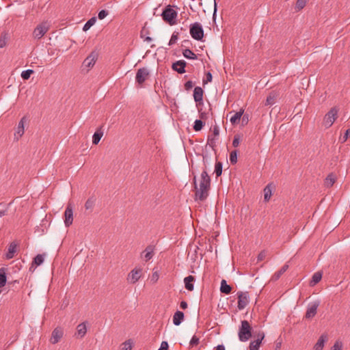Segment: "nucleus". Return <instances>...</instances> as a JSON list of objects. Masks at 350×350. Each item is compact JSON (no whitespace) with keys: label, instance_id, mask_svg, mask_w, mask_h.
<instances>
[{"label":"nucleus","instance_id":"37998d69","mask_svg":"<svg viewBox=\"0 0 350 350\" xmlns=\"http://www.w3.org/2000/svg\"><path fill=\"white\" fill-rule=\"evenodd\" d=\"M178 38V33L174 32L171 36L170 41H169V43H168L169 46H172V45L174 44L177 42Z\"/></svg>","mask_w":350,"mask_h":350},{"label":"nucleus","instance_id":"2eb2a0df","mask_svg":"<svg viewBox=\"0 0 350 350\" xmlns=\"http://www.w3.org/2000/svg\"><path fill=\"white\" fill-rule=\"evenodd\" d=\"M265 337L263 332H260L257 335V339L254 341H252L250 344V350H258L262 340Z\"/></svg>","mask_w":350,"mask_h":350},{"label":"nucleus","instance_id":"5fc2aeb1","mask_svg":"<svg viewBox=\"0 0 350 350\" xmlns=\"http://www.w3.org/2000/svg\"><path fill=\"white\" fill-rule=\"evenodd\" d=\"M212 81V75L210 72L206 74V80H203V83L205 84Z\"/></svg>","mask_w":350,"mask_h":350},{"label":"nucleus","instance_id":"9b49d317","mask_svg":"<svg viewBox=\"0 0 350 350\" xmlns=\"http://www.w3.org/2000/svg\"><path fill=\"white\" fill-rule=\"evenodd\" d=\"M27 122L26 117H23L18 122L14 133V139L18 141L25 133V124Z\"/></svg>","mask_w":350,"mask_h":350},{"label":"nucleus","instance_id":"4c0bfd02","mask_svg":"<svg viewBox=\"0 0 350 350\" xmlns=\"http://www.w3.org/2000/svg\"><path fill=\"white\" fill-rule=\"evenodd\" d=\"M308 1V0H297L295 5L296 10L299 11L303 9L306 6Z\"/></svg>","mask_w":350,"mask_h":350},{"label":"nucleus","instance_id":"c03bdc74","mask_svg":"<svg viewBox=\"0 0 350 350\" xmlns=\"http://www.w3.org/2000/svg\"><path fill=\"white\" fill-rule=\"evenodd\" d=\"M241 142V137L239 135H235L232 141V146L234 148H237L239 146Z\"/></svg>","mask_w":350,"mask_h":350},{"label":"nucleus","instance_id":"cd10ccee","mask_svg":"<svg viewBox=\"0 0 350 350\" xmlns=\"http://www.w3.org/2000/svg\"><path fill=\"white\" fill-rule=\"evenodd\" d=\"M142 254L146 261H148L150 260L153 256V248L152 246H148Z\"/></svg>","mask_w":350,"mask_h":350},{"label":"nucleus","instance_id":"7c9ffc66","mask_svg":"<svg viewBox=\"0 0 350 350\" xmlns=\"http://www.w3.org/2000/svg\"><path fill=\"white\" fill-rule=\"evenodd\" d=\"M336 180V176L334 175L333 174H330L325 179V185L327 187H330L335 183Z\"/></svg>","mask_w":350,"mask_h":350},{"label":"nucleus","instance_id":"c85d7f7f","mask_svg":"<svg viewBox=\"0 0 350 350\" xmlns=\"http://www.w3.org/2000/svg\"><path fill=\"white\" fill-rule=\"evenodd\" d=\"M6 281V269L2 267L0 269V288H2L5 285Z\"/></svg>","mask_w":350,"mask_h":350},{"label":"nucleus","instance_id":"aec40b11","mask_svg":"<svg viewBox=\"0 0 350 350\" xmlns=\"http://www.w3.org/2000/svg\"><path fill=\"white\" fill-rule=\"evenodd\" d=\"M327 340V336L326 334H322L319 338L317 343L314 345V350H322L324 347L325 342Z\"/></svg>","mask_w":350,"mask_h":350},{"label":"nucleus","instance_id":"a18cd8bd","mask_svg":"<svg viewBox=\"0 0 350 350\" xmlns=\"http://www.w3.org/2000/svg\"><path fill=\"white\" fill-rule=\"evenodd\" d=\"M159 278V275L157 271H154L152 273L151 277H150V282L153 284L156 283Z\"/></svg>","mask_w":350,"mask_h":350},{"label":"nucleus","instance_id":"de8ad7c7","mask_svg":"<svg viewBox=\"0 0 350 350\" xmlns=\"http://www.w3.org/2000/svg\"><path fill=\"white\" fill-rule=\"evenodd\" d=\"M109 14V12L105 10H100L98 14V18L100 20L104 19Z\"/></svg>","mask_w":350,"mask_h":350},{"label":"nucleus","instance_id":"4468645a","mask_svg":"<svg viewBox=\"0 0 350 350\" xmlns=\"http://www.w3.org/2000/svg\"><path fill=\"white\" fill-rule=\"evenodd\" d=\"M97 55L94 52L91 53L83 61V66L90 69L94 66L96 63Z\"/></svg>","mask_w":350,"mask_h":350},{"label":"nucleus","instance_id":"ea45409f","mask_svg":"<svg viewBox=\"0 0 350 350\" xmlns=\"http://www.w3.org/2000/svg\"><path fill=\"white\" fill-rule=\"evenodd\" d=\"M132 349V342L131 340H128L124 342L121 345V350H131Z\"/></svg>","mask_w":350,"mask_h":350},{"label":"nucleus","instance_id":"13d9d810","mask_svg":"<svg viewBox=\"0 0 350 350\" xmlns=\"http://www.w3.org/2000/svg\"><path fill=\"white\" fill-rule=\"evenodd\" d=\"M213 134L215 135V136H217L219 135V129L217 126H215L213 128Z\"/></svg>","mask_w":350,"mask_h":350},{"label":"nucleus","instance_id":"49530a36","mask_svg":"<svg viewBox=\"0 0 350 350\" xmlns=\"http://www.w3.org/2000/svg\"><path fill=\"white\" fill-rule=\"evenodd\" d=\"M199 343V338H198L196 336H193L189 342L190 347H193L194 346L198 345Z\"/></svg>","mask_w":350,"mask_h":350},{"label":"nucleus","instance_id":"79ce46f5","mask_svg":"<svg viewBox=\"0 0 350 350\" xmlns=\"http://www.w3.org/2000/svg\"><path fill=\"white\" fill-rule=\"evenodd\" d=\"M33 73V70L31 69H28V70H24L21 73V77L24 80H27L29 79L31 75Z\"/></svg>","mask_w":350,"mask_h":350},{"label":"nucleus","instance_id":"58836bf2","mask_svg":"<svg viewBox=\"0 0 350 350\" xmlns=\"http://www.w3.org/2000/svg\"><path fill=\"white\" fill-rule=\"evenodd\" d=\"M238 150H234L230 154V161L232 164H235L237 162Z\"/></svg>","mask_w":350,"mask_h":350},{"label":"nucleus","instance_id":"0eeeda50","mask_svg":"<svg viewBox=\"0 0 350 350\" xmlns=\"http://www.w3.org/2000/svg\"><path fill=\"white\" fill-rule=\"evenodd\" d=\"M142 269L135 268L128 274L127 281L130 284H135L142 277Z\"/></svg>","mask_w":350,"mask_h":350},{"label":"nucleus","instance_id":"680f3d73","mask_svg":"<svg viewBox=\"0 0 350 350\" xmlns=\"http://www.w3.org/2000/svg\"><path fill=\"white\" fill-rule=\"evenodd\" d=\"M217 4L215 2V10H214V13H213V18H215V16L216 14V11H217Z\"/></svg>","mask_w":350,"mask_h":350},{"label":"nucleus","instance_id":"473e14b6","mask_svg":"<svg viewBox=\"0 0 350 350\" xmlns=\"http://www.w3.org/2000/svg\"><path fill=\"white\" fill-rule=\"evenodd\" d=\"M183 56L189 59H196L197 55L190 49H186L183 52Z\"/></svg>","mask_w":350,"mask_h":350},{"label":"nucleus","instance_id":"09e8293b","mask_svg":"<svg viewBox=\"0 0 350 350\" xmlns=\"http://www.w3.org/2000/svg\"><path fill=\"white\" fill-rule=\"evenodd\" d=\"M342 343L341 341H336L334 346L331 348V350H342Z\"/></svg>","mask_w":350,"mask_h":350},{"label":"nucleus","instance_id":"f8f14e48","mask_svg":"<svg viewBox=\"0 0 350 350\" xmlns=\"http://www.w3.org/2000/svg\"><path fill=\"white\" fill-rule=\"evenodd\" d=\"M49 27L46 23L38 25L33 31V36L37 39H40L48 31Z\"/></svg>","mask_w":350,"mask_h":350},{"label":"nucleus","instance_id":"0e129e2a","mask_svg":"<svg viewBox=\"0 0 350 350\" xmlns=\"http://www.w3.org/2000/svg\"><path fill=\"white\" fill-rule=\"evenodd\" d=\"M246 121V119H245V117L243 118V122Z\"/></svg>","mask_w":350,"mask_h":350},{"label":"nucleus","instance_id":"4be33fe9","mask_svg":"<svg viewBox=\"0 0 350 350\" xmlns=\"http://www.w3.org/2000/svg\"><path fill=\"white\" fill-rule=\"evenodd\" d=\"M193 98L194 100L201 102L203 99V90L200 87H196L193 90Z\"/></svg>","mask_w":350,"mask_h":350},{"label":"nucleus","instance_id":"a211bd4d","mask_svg":"<svg viewBox=\"0 0 350 350\" xmlns=\"http://www.w3.org/2000/svg\"><path fill=\"white\" fill-rule=\"evenodd\" d=\"M18 245L15 242H12L9 245L8 252L6 253V258L12 259L14 258L15 253L17 251Z\"/></svg>","mask_w":350,"mask_h":350},{"label":"nucleus","instance_id":"f3484780","mask_svg":"<svg viewBox=\"0 0 350 350\" xmlns=\"http://www.w3.org/2000/svg\"><path fill=\"white\" fill-rule=\"evenodd\" d=\"M44 256L43 254H38L34 258L29 267V271H34L37 266L42 265L44 262Z\"/></svg>","mask_w":350,"mask_h":350},{"label":"nucleus","instance_id":"6e6d98bb","mask_svg":"<svg viewBox=\"0 0 350 350\" xmlns=\"http://www.w3.org/2000/svg\"><path fill=\"white\" fill-rule=\"evenodd\" d=\"M180 307L183 310L186 309L187 308V303L185 301H182L180 304Z\"/></svg>","mask_w":350,"mask_h":350},{"label":"nucleus","instance_id":"864d4df0","mask_svg":"<svg viewBox=\"0 0 350 350\" xmlns=\"http://www.w3.org/2000/svg\"><path fill=\"white\" fill-rule=\"evenodd\" d=\"M168 343L166 341H163L161 344V347L158 350H167Z\"/></svg>","mask_w":350,"mask_h":350},{"label":"nucleus","instance_id":"5701e85b","mask_svg":"<svg viewBox=\"0 0 350 350\" xmlns=\"http://www.w3.org/2000/svg\"><path fill=\"white\" fill-rule=\"evenodd\" d=\"M184 319V313L181 311H176L173 316V323L179 325Z\"/></svg>","mask_w":350,"mask_h":350},{"label":"nucleus","instance_id":"f704fd0d","mask_svg":"<svg viewBox=\"0 0 350 350\" xmlns=\"http://www.w3.org/2000/svg\"><path fill=\"white\" fill-rule=\"evenodd\" d=\"M271 196V188L269 185H267L264 189V199L265 201H269Z\"/></svg>","mask_w":350,"mask_h":350},{"label":"nucleus","instance_id":"6e6552de","mask_svg":"<svg viewBox=\"0 0 350 350\" xmlns=\"http://www.w3.org/2000/svg\"><path fill=\"white\" fill-rule=\"evenodd\" d=\"M238 308L239 310L244 309L249 303L248 292H238Z\"/></svg>","mask_w":350,"mask_h":350},{"label":"nucleus","instance_id":"a19ab883","mask_svg":"<svg viewBox=\"0 0 350 350\" xmlns=\"http://www.w3.org/2000/svg\"><path fill=\"white\" fill-rule=\"evenodd\" d=\"M215 173L217 177L221 176L222 173V163L221 162H217L215 166Z\"/></svg>","mask_w":350,"mask_h":350},{"label":"nucleus","instance_id":"39448f33","mask_svg":"<svg viewBox=\"0 0 350 350\" xmlns=\"http://www.w3.org/2000/svg\"><path fill=\"white\" fill-rule=\"evenodd\" d=\"M189 33L192 38L196 40H202L204 38V30L202 26L198 22L191 24Z\"/></svg>","mask_w":350,"mask_h":350},{"label":"nucleus","instance_id":"bf43d9fd","mask_svg":"<svg viewBox=\"0 0 350 350\" xmlns=\"http://www.w3.org/2000/svg\"><path fill=\"white\" fill-rule=\"evenodd\" d=\"M215 350H225V347L223 345H217Z\"/></svg>","mask_w":350,"mask_h":350},{"label":"nucleus","instance_id":"f257e3e1","mask_svg":"<svg viewBox=\"0 0 350 350\" xmlns=\"http://www.w3.org/2000/svg\"><path fill=\"white\" fill-rule=\"evenodd\" d=\"M195 189H196V197L201 200H204L208 196V192L211 186V178L206 170H204L200 176V187L198 188L194 178Z\"/></svg>","mask_w":350,"mask_h":350},{"label":"nucleus","instance_id":"6ab92c4d","mask_svg":"<svg viewBox=\"0 0 350 350\" xmlns=\"http://www.w3.org/2000/svg\"><path fill=\"white\" fill-rule=\"evenodd\" d=\"M278 96L279 94L277 92H271L266 99L265 105H273L275 104Z\"/></svg>","mask_w":350,"mask_h":350},{"label":"nucleus","instance_id":"e2e57ef3","mask_svg":"<svg viewBox=\"0 0 350 350\" xmlns=\"http://www.w3.org/2000/svg\"><path fill=\"white\" fill-rule=\"evenodd\" d=\"M145 40L148 41V42H150L152 40V38L150 37H147Z\"/></svg>","mask_w":350,"mask_h":350},{"label":"nucleus","instance_id":"2f4dec72","mask_svg":"<svg viewBox=\"0 0 350 350\" xmlns=\"http://www.w3.org/2000/svg\"><path fill=\"white\" fill-rule=\"evenodd\" d=\"M322 278V274L320 272H316L312 275V280L310 282V285L313 286L316 285Z\"/></svg>","mask_w":350,"mask_h":350},{"label":"nucleus","instance_id":"ddd939ff","mask_svg":"<svg viewBox=\"0 0 350 350\" xmlns=\"http://www.w3.org/2000/svg\"><path fill=\"white\" fill-rule=\"evenodd\" d=\"M148 75L149 71L146 68L138 69L135 76L136 82L139 84H142L146 80Z\"/></svg>","mask_w":350,"mask_h":350},{"label":"nucleus","instance_id":"72a5a7b5","mask_svg":"<svg viewBox=\"0 0 350 350\" xmlns=\"http://www.w3.org/2000/svg\"><path fill=\"white\" fill-rule=\"evenodd\" d=\"M96 21V19L95 17H92L90 19H89L84 25L83 30L84 31H88L92 26H93L95 24Z\"/></svg>","mask_w":350,"mask_h":350},{"label":"nucleus","instance_id":"393cba45","mask_svg":"<svg viewBox=\"0 0 350 350\" xmlns=\"http://www.w3.org/2000/svg\"><path fill=\"white\" fill-rule=\"evenodd\" d=\"M288 269V265L287 264L283 265L282 267L279 271H276L273 274V275L271 278V280L273 281L278 280L281 277V275L287 271Z\"/></svg>","mask_w":350,"mask_h":350},{"label":"nucleus","instance_id":"603ef678","mask_svg":"<svg viewBox=\"0 0 350 350\" xmlns=\"http://www.w3.org/2000/svg\"><path fill=\"white\" fill-rule=\"evenodd\" d=\"M6 45V38L5 36L1 35L0 38V48H3Z\"/></svg>","mask_w":350,"mask_h":350},{"label":"nucleus","instance_id":"69168bd1","mask_svg":"<svg viewBox=\"0 0 350 350\" xmlns=\"http://www.w3.org/2000/svg\"><path fill=\"white\" fill-rule=\"evenodd\" d=\"M246 121V119H245V117L243 118V122Z\"/></svg>","mask_w":350,"mask_h":350},{"label":"nucleus","instance_id":"f03ea898","mask_svg":"<svg viewBox=\"0 0 350 350\" xmlns=\"http://www.w3.org/2000/svg\"><path fill=\"white\" fill-rule=\"evenodd\" d=\"M239 339L241 342L247 341L252 336V327L246 320L241 321V325L239 327Z\"/></svg>","mask_w":350,"mask_h":350},{"label":"nucleus","instance_id":"c9c22d12","mask_svg":"<svg viewBox=\"0 0 350 350\" xmlns=\"http://www.w3.org/2000/svg\"><path fill=\"white\" fill-rule=\"evenodd\" d=\"M95 198L94 197L90 198L87 200L85 204V207L87 210H91L94 206Z\"/></svg>","mask_w":350,"mask_h":350},{"label":"nucleus","instance_id":"20e7f679","mask_svg":"<svg viewBox=\"0 0 350 350\" xmlns=\"http://www.w3.org/2000/svg\"><path fill=\"white\" fill-rule=\"evenodd\" d=\"M339 109L336 107H332L324 116L323 124L325 128H329L338 118Z\"/></svg>","mask_w":350,"mask_h":350},{"label":"nucleus","instance_id":"e433bc0d","mask_svg":"<svg viewBox=\"0 0 350 350\" xmlns=\"http://www.w3.org/2000/svg\"><path fill=\"white\" fill-rule=\"evenodd\" d=\"M204 125V123L201 120H196L194 122L193 129L196 131H200L202 130Z\"/></svg>","mask_w":350,"mask_h":350},{"label":"nucleus","instance_id":"a878e982","mask_svg":"<svg viewBox=\"0 0 350 350\" xmlns=\"http://www.w3.org/2000/svg\"><path fill=\"white\" fill-rule=\"evenodd\" d=\"M243 109H241L239 111L234 113L230 119V122L232 124L238 123L243 114Z\"/></svg>","mask_w":350,"mask_h":350},{"label":"nucleus","instance_id":"bb28decb","mask_svg":"<svg viewBox=\"0 0 350 350\" xmlns=\"http://www.w3.org/2000/svg\"><path fill=\"white\" fill-rule=\"evenodd\" d=\"M103 135V132L101 128L98 129L92 136V143L94 144H98Z\"/></svg>","mask_w":350,"mask_h":350},{"label":"nucleus","instance_id":"c756f323","mask_svg":"<svg viewBox=\"0 0 350 350\" xmlns=\"http://www.w3.org/2000/svg\"><path fill=\"white\" fill-rule=\"evenodd\" d=\"M231 287L230 285L227 284L226 281L225 280H222L221 282V287L220 291L222 293L226 295L229 294L231 292Z\"/></svg>","mask_w":350,"mask_h":350},{"label":"nucleus","instance_id":"412c9836","mask_svg":"<svg viewBox=\"0 0 350 350\" xmlns=\"http://www.w3.org/2000/svg\"><path fill=\"white\" fill-rule=\"evenodd\" d=\"M87 332V327L85 323H80L77 327L76 335L77 337L82 338Z\"/></svg>","mask_w":350,"mask_h":350},{"label":"nucleus","instance_id":"7ed1b4c3","mask_svg":"<svg viewBox=\"0 0 350 350\" xmlns=\"http://www.w3.org/2000/svg\"><path fill=\"white\" fill-rule=\"evenodd\" d=\"M177 15V12L174 10L170 5H167L161 14L163 20L170 25H174L176 24V18Z\"/></svg>","mask_w":350,"mask_h":350},{"label":"nucleus","instance_id":"1a4fd4ad","mask_svg":"<svg viewBox=\"0 0 350 350\" xmlns=\"http://www.w3.org/2000/svg\"><path fill=\"white\" fill-rule=\"evenodd\" d=\"M73 222V208L69 203L64 212V224L66 227H69Z\"/></svg>","mask_w":350,"mask_h":350},{"label":"nucleus","instance_id":"052dcab7","mask_svg":"<svg viewBox=\"0 0 350 350\" xmlns=\"http://www.w3.org/2000/svg\"><path fill=\"white\" fill-rule=\"evenodd\" d=\"M7 213V211L5 210H3V211H0V217L5 215Z\"/></svg>","mask_w":350,"mask_h":350},{"label":"nucleus","instance_id":"423d86ee","mask_svg":"<svg viewBox=\"0 0 350 350\" xmlns=\"http://www.w3.org/2000/svg\"><path fill=\"white\" fill-rule=\"evenodd\" d=\"M319 301H315L310 303L307 308L305 318L308 319L313 318L317 314V308L319 306Z\"/></svg>","mask_w":350,"mask_h":350},{"label":"nucleus","instance_id":"8fccbe9b","mask_svg":"<svg viewBox=\"0 0 350 350\" xmlns=\"http://www.w3.org/2000/svg\"><path fill=\"white\" fill-rule=\"evenodd\" d=\"M350 136V129H347L346 131V132L345 133L344 135L340 137V140L341 141L342 143H344L345 142L348 137Z\"/></svg>","mask_w":350,"mask_h":350},{"label":"nucleus","instance_id":"9d476101","mask_svg":"<svg viewBox=\"0 0 350 350\" xmlns=\"http://www.w3.org/2000/svg\"><path fill=\"white\" fill-rule=\"evenodd\" d=\"M64 335V331L62 328L61 327H56L53 329L51 334V336L50 338V342L53 345L57 344L61 340V338L63 337Z\"/></svg>","mask_w":350,"mask_h":350},{"label":"nucleus","instance_id":"3c124183","mask_svg":"<svg viewBox=\"0 0 350 350\" xmlns=\"http://www.w3.org/2000/svg\"><path fill=\"white\" fill-rule=\"evenodd\" d=\"M193 86V83L191 81H188L185 83V89L187 91L190 90Z\"/></svg>","mask_w":350,"mask_h":350},{"label":"nucleus","instance_id":"4d7b16f0","mask_svg":"<svg viewBox=\"0 0 350 350\" xmlns=\"http://www.w3.org/2000/svg\"><path fill=\"white\" fill-rule=\"evenodd\" d=\"M265 257V252H261L259 254L258 256V260H263V258Z\"/></svg>","mask_w":350,"mask_h":350},{"label":"nucleus","instance_id":"dca6fc26","mask_svg":"<svg viewBox=\"0 0 350 350\" xmlns=\"http://www.w3.org/2000/svg\"><path fill=\"white\" fill-rule=\"evenodd\" d=\"M187 63L184 60H178L172 64V68L179 74L185 72V66Z\"/></svg>","mask_w":350,"mask_h":350},{"label":"nucleus","instance_id":"b1692460","mask_svg":"<svg viewBox=\"0 0 350 350\" xmlns=\"http://www.w3.org/2000/svg\"><path fill=\"white\" fill-rule=\"evenodd\" d=\"M195 280V278L192 275H189L184 279L185 286V288L189 291H191L193 290V282Z\"/></svg>","mask_w":350,"mask_h":350}]
</instances>
